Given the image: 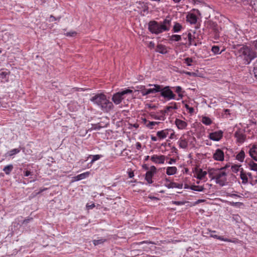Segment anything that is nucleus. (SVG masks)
<instances>
[{
  "mask_svg": "<svg viewBox=\"0 0 257 257\" xmlns=\"http://www.w3.org/2000/svg\"><path fill=\"white\" fill-rule=\"evenodd\" d=\"M235 52L238 59L242 60L244 64H249L256 57L255 53L246 46H237Z\"/></svg>",
  "mask_w": 257,
  "mask_h": 257,
  "instance_id": "f257e3e1",
  "label": "nucleus"
},
{
  "mask_svg": "<svg viewBox=\"0 0 257 257\" xmlns=\"http://www.w3.org/2000/svg\"><path fill=\"white\" fill-rule=\"evenodd\" d=\"M90 101L99 106L104 112H109L113 107L112 103L102 93L96 94L90 98Z\"/></svg>",
  "mask_w": 257,
  "mask_h": 257,
  "instance_id": "f03ea898",
  "label": "nucleus"
},
{
  "mask_svg": "<svg viewBox=\"0 0 257 257\" xmlns=\"http://www.w3.org/2000/svg\"><path fill=\"white\" fill-rule=\"evenodd\" d=\"M225 167H222L219 169H212L209 171V175L211 179H215V182L221 186H224L227 183V173L225 171Z\"/></svg>",
  "mask_w": 257,
  "mask_h": 257,
  "instance_id": "7ed1b4c3",
  "label": "nucleus"
},
{
  "mask_svg": "<svg viewBox=\"0 0 257 257\" xmlns=\"http://www.w3.org/2000/svg\"><path fill=\"white\" fill-rule=\"evenodd\" d=\"M171 26V20L166 19L160 24L156 21H151L149 23V30L152 33L158 34L164 31L169 30Z\"/></svg>",
  "mask_w": 257,
  "mask_h": 257,
  "instance_id": "20e7f679",
  "label": "nucleus"
},
{
  "mask_svg": "<svg viewBox=\"0 0 257 257\" xmlns=\"http://www.w3.org/2000/svg\"><path fill=\"white\" fill-rule=\"evenodd\" d=\"M133 91L130 89H125L114 93L112 97V100L115 104H119L122 100L125 99L126 96H130L129 98L133 97Z\"/></svg>",
  "mask_w": 257,
  "mask_h": 257,
  "instance_id": "39448f33",
  "label": "nucleus"
},
{
  "mask_svg": "<svg viewBox=\"0 0 257 257\" xmlns=\"http://www.w3.org/2000/svg\"><path fill=\"white\" fill-rule=\"evenodd\" d=\"M160 92L161 96L164 97L166 100L175 99L176 98V95L173 93V91L170 89V86H167L163 87L161 85Z\"/></svg>",
  "mask_w": 257,
  "mask_h": 257,
  "instance_id": "423d86ee",
  "label": "nucleus"
},
{
  "mask_svg": "<svg viewBox=\"0 0 257 257\" xmlns=\"http://www.w3.org/2000/svg\"><path fill=\"white\" fill-rule=\"evenodd\" d=\"M156 168L155 166H152L150 167V170L148 171L146 174L145 179L149 184L153 183L152 177L156 173Z\"/></svg>",
  "mask_w": 257,
  "mask_h": 257,
  "instance_id": "0eeeda50",
  "label": "nucleus"
},
{
  "mask_svg": "<svg viewBox=\"0 0 257 257\" xmlns=\"http://www.w3.org/2000/svg\"><path fill=\"white\" fill-rule=\"evenodd\" d=\"M222 136L223 132L221 131L211 133L209 134L210 139L215 141H219L222 138Z\"/></svg>",
  "mask_w": 257,
  "mask_h": 257,
  "instance_id": "6e6552de",
  "label": "nucleus"
},
{
  "mask_svg": "<svg viewBox=\"0 0 257 257\" xmlns=\"http://www.w3.org/2000/svg\"><path fill=\"white\" fill-rule=\"evenodd\" d=\"M151 159L155 163L163 164L165 161V157L164 155H153L151 157Z\"/></svg>",
  "mask_w": 257,
  "mask_h": 257,
  "instance_id": "1a4fd4ad",
  "label": "nucleus"
},
{
  "mask_svg": "<svg viewBox=\"0 0 257 257\" xmlns=\"http://www.w3.org/2000/svg\"><path fill=\"white\" fill-rule=\"evenodd\" d=\"M235 137L236 138L237 142L239 143H243L245 139V135L242 132V131L238 130L235 133Z\"/></svg>",
  "mask_w": 257,
  "mask_h": 257,
  "instance_id": "9d476101",
  "label": "nucleus"
},
{
  "mask_svg": "<svg viewBox=\"0 0 257 257\" xmlns=\"http://www.w3.org/2000/svg\"><path fill=\"white\" fill-rule=\"evenodd\" d=\"M213 158L217 161H223L224 160V153L220 149H217L213 154Z\"/></svg>",
  "mask_w": 257,
  "mask_h": 257,
  "instance_id": "9b49d317",
  "label": "nucleus"
},
{
  "mask_svg": "<svg viewBox=\"0 0 257 257\" xmlns=\"http://www.w3.org/2000/svg\"><path fill=\"white\" fill-rule=\"evenodd\" d=\"M250 156L257 161V145H254L250 149L249 151Z\"/></svg>",
  "mask_w": 257,
  "mask_h": 257,
  "instance_id": "f8f14e48",
  "label": "nucleus"
},
{
  "mask_svg": "<svg viewBox=\"0 0 257 257\" xmlns=\"http://www.w3.org/2000/svg\"><path fill=\"white\" fill-rule=\"evenodd\" d=\"M149 86L153 87V88H149V92L150 94L152 93L154 94L157 92H159L161 90V85L158 84H149L148 85Z\"/></svg>",
  "mask_w": 257,
  "mask_h": 257,
  "instance_id": "ddd939ff",
  "label": "nucleus"
},
{
  "mask_svg": "<svg viewBox=\"0 0 257 257\" xmlns=\"http://www.w3.org/2000/svg\"><path fill=\"white\" fill-rule=\"evenodd\" d=\"M175 124L180 130L184 129L187 125V123L185 121L179 119H176Z\"/></svg>",
  "mask_w": 257,
  "mask_h": 257,
  "instance_id": "4468645a",
  "label": "nucleus"
},
{
  "mask_svg": "<svg viewBox=\"0 0 257 257\" xmlns=\"http://www.w3.org/2000/svg\"><path fill=\"white\" fill-rule=\"evenodd\" d=\"M187 20L191 24L196 23L197 21V17L193 14H189L187 16Z\"/></svg>",
  "mask_w": 257,
  "mask_h": 257,
  "instance_id": "2eb2a0df",
  "label": "nucleus"
},
{
  "mask_svg": "<svg viewBox=\"0 0 257 257\" xmlns=\"http://www.w3.org/2000/svg\"><path fill=\"white\" fill-rule=\"evenodd\" d=\"M156 51L163 54H165L167 53L166 47L162 44H159L157 45Z\"/></svg>",
  "mask_w": 257,
  "mask_h": 257,
  "instance_id": "dca6fc26",
  "label": "nucleus"
},
{
  "mask_svg": "<svg viewBox=\"0 0 257 257\" xmlns=\"http://www.w3.org/2000/svg\"><path fill=\"white\" fill-rule=\"evenodd\" d=\"M171 104L172 105L166 106L165 110L161 111V112L163 114H165V113H168L171 109H177V106L176 103H171Z\"/></svg>",
  "mask_w": 257,
  "mask_h": 257,
  "instance_id": "f3484780",
  "label": "nucleus"
},
{
  "mask_svg": "<svg viewBox=\"0 0 257 257\" xmlns=\"http://www.w3.org/2000/svg\"><path fill=\"white\" fill-rule=\"evenodd\" d=\"M240 177L242 180V183L245 184L248 182V178L245 173H244L242 168H241L240 172Z\"/></svg>",
  "mask_w": 257,
  "mask_h": 257,
  "instance_id": "a211bd4d",
  "label": "nucleus"
},
{
  "mask_svg": "<svg viewBox=\"0 0 257 257\" xmlns=\"http://www.w3.org/2000/svg\"><path fill=\"white\" fill-rule=\"evenodd\" d=\"M89 175V172H86L75 176L74 178L75 180L79 181L87 178Z\"/></svg>",
  "mask_w": 257,
  "mask_h": 257,
  "instance_id": "6ab92c4d",
  "label": "nucleus"
},
{
  "mask_svg": "<svg viewBox=\"0 0 257 257\" xmlns=\"http://www.w3.org/2000/svg\"><path fill=\"white\" fill-rule=\"evenodd\" d=\"M166 186L168 188H177L179 189H182L183 187L182 184H178L175 182H171L166 185Z\"/></svg>",
  "mask_w": 257,
  "mask_h": 257,
  "instance_id": "aec40b11",
  "label": "nucleus"
},
{
  "mask_svg": "<svg viewBox=\"0 0 257 257\" xmlns=\"http://www.w3.org/2000/svg\"><path fill=\"white\" fill-rule=\"evenodd\" d=\"M177 170V169L176 167H168L167 168L166 174L168 175H172L176 174Z\"/></svg>",
  "mask_w": 257,
  "mask_h": 257,
  "instance_id": "412c9836",
  "label": "nucleus"
},
{
  "mask_svg": "<svg viewBox=\"0 0 257 257\" xmlns=\"http://www.w3.org/2000/svg\"><path fill=\"white\" fill-rule=\"evenodd\" d=\"M168 135V133L167 130H162L159 131L157 133V136L160 139H165L167 137Z\"/></svg>",
  "mask_w": 257,
  "mask_h": 257,
  "instance_id": "4be33fe9",
  "label": "nucleus"
},
{
  "mask_svg": "<svg viewBox=\"0 0 257 257\" xmlns=\"http://www.w3.org/2000/svg\"><path fill=\"white\" fill-rule=\"evenodd\" d=\"M178 144H179V147L182 149H186L188 146L187 142L185 139H183L182 138H181L179 140V141L178 142Z\"/></svg>",
  "mask_w": 257,
  "mask_h": 257,
  "instance_id": "5701e85b",
  "label": "nucleus"
},
{
  "mask_svg": "<svg viewBox=\"0 0 257 257\" xmlns=\"http://www.w3.org/2000/svg\"><path fill=\"white\" fill-rule=\"evenodd\" d=\"M245 157L244 152L241 150L236 156V159L239 161L240 162H242L244 160Z\"/></svg>",
  "mask_w": 257,
  "mask_h": 257,
  "instance_id": "b1692460",
  "label": "nucleus"
},
{
  "mask_svg": "<svg viewBox=\"0 0 257 257\" xmlns=\"http://www.w3.org/2000/svg\"><path fill=\"white\" fill-rule=\"evenodd\" d=\"M173 88L174 89L175 92L178 93V96L182 98L183 96V95L181 93L182 92V88L181 86H178L176 87H173Z\"/></svg>",
  "mask_w": 257,
  "mask_h": 257,
  "instance_id": "393cba45",
  "label": "nucleus"
},
{
  "mask_svg": "<svg viewBox=\"0 0 257 257\" xmlns=\"http://www.w3.org/2000/svg\"><path fill=\"white\" fill-rule=\"evenodd\" d=\"M201 121L203 123L207 125L211 124L212 122V121L211 120V119L207 116H203L202 117Z\"/></svg>",
  "mask_w": 257,
  "mask_h": 257,
  "instance_id": "a878e982",
  "label": "nucleus"
},
{
  "mask_svg": "<svg viewBox=\"0 0 257 257\" xmlns=\"http://www.w3.org/2000/svg\"><path fill=\"white\" fill-rule=\"evenodd\" d=\"M206 174L207 172L206 171H203L202 170L200 169L197 173V178L200 180L203 179Z\"/></svg>",
  "mask_w": 257,
  "mask_h": 257,
  "instance_id": "bb28decb",
  "label": "nucleus"
},
{
  "mask_svg": "<svg viewBox=\"0 0 257 257\" xmlns=\"http://www.w3.org/2000/svg\"><path fill=\"white\" fill-rule=\"evenodd\" d=\"M182 28V27L179 23H175L173 28V31L174 33H178L181 31Z\"/></svg>",
  "mask_w": 257,
  "mask_h": 257,
  "instance_id": "cd10ccee",
  "label": "nucleus"
},
{
  "mask_svg": "<svg viewBox=\"0 0 257 257\" xmlns=\"http://www.w3.org/2000/svg\"><path fill=\"white\" fill-rule=\"evenodd\" d=\"M191 190L201 192L204 190V188L203 186L192 185L190 188Z\"/></svg>",
  "mask_w": 257,
  "mask_h": 257,
  "instance_id": "c85d7f7f",
  "label": "nucleus"
},
{
  "mask_svg": "<svg viewBox=\"0 0 257 257\" xmlns=\"http://www.w3.org/2000/svg\"><path fill=\"white\" fill-rule=\"evenodd\" d=\"M13 169V166L12 165H9L4 167L3 169V171L5 172L6 174H9L12 171Z\"/></svg>",
  "mask_w": 257,
  "mask_h": 257,
  "instance_id": "c756f323",
  "label": "nucleus"
},
{
  "mask_svg": "<svg viewBox=\"0 0 257 257\" xmlns=\"http://www.w3.org/2000/svg\"><path fill=\"white\" fill-rule=\"evenodd\" d=\"M106 241L104 238H101L99 239H94L93 240V243L94 245H97L98 244H102Z\"/></svg>",
  "mask_w": 257,
  "mask_h": 257,
  "instance_id": "7c9ffc66",
  "label": "nucleus"
},
{
  "mask_svg": "<svg viewBox=\"0 0 257 257\" xmlns=\"http://www.w3.org/2000/svg\"><path fill=\"white\" fill-rule=\"evenodd\" d=\"M211 50H212V52L214 54H220L221 53V51L220 52V48L218 46H213L212 47Z\"/></svg>",
  "mask_w": 257,
  "mask_h": 257,
  "instance_id": "2f4dec72",
  "label": "nucleus"
},
{
  "mask_svg": "<svg viewBox=\"0 0 257 257\" xmlns=\"http://www.w3.org/2000/svg\"><path fill=\"white\" fill-rule=\"evenodd\" d=\"M90 157H92V159L90 163L93 164L95 161L99 160L102 157V156L100 155H93V156L90 155L88 157V158Z\"/></svg>",
  "mask_w": 257,
  "mask_h": 257,
  "instance_id": "473e14b6",
  "label": "nucleus"
},
{
  "mask_svg": "<svg viewBox=\"0 0 257 257\" xmlns=\"http://www.w3.org/2000/svg\"><path fill=\"white\" fill-rule=\"evenodd\" d=\"M160 123V122L156 121H149L147 124H146V126L150 129H152L153 128V126L158 124Z\"/></svg>",
  "mask_w": 257,
  "mask_h": 257,
  "instance_id": "72a5a7b5",
  "label": "nucleus"
},
{
  "mask_svg": "<svg viewBox=\"0 0 257 257\" xmlns=\"http://www.w3.org/2000/svg\"><path fill=\"white\" fill-rule=\"evenodd\" d=\"M20 151V150L18 149H13V150H11L10 151H9L8 152V154L10 156H12L14 155H15V154L19 153Z\"/></svg>",
  "mask_w": 257,
  "mask_h": 257,
  "instance_id": "f704fd0d",
  "label": "nucleus"
},
{
  "mask_svg": "<svg viewBox=\"0 0 257 257\" xmlns=\"http://www.w3.org/2000/svg\"><path fill=\"white\" fill-rule=\"evenodd\" d=\"M171 39L175 41H179L181 40V37L180 35H173L171 37Z\"/></svg>",
  "mask_w": 257,
  "mask_h": 257,
  "instance_id": "c9c22d12",
  "label": "nucleus"
},
{
  "mask_svg": "<svg viewBox=\"0 0 257 257\" xmlns=\"http://www.w3.org/2000/svg\"><path fill=\"white\" fill-rule=\"evenodd\" d=\"M143 88L141 90V92L143 96H145L150 94L149 89L145 88V86H142Z\"/></svg>",
  "mask_w": 257,
  "mask_h": 257,
  "instance_id": "e433bc0d",
  "label": "nucleus"
},
{
  "mask_svg": "<svg viewBox=\"0 0 257 257\" xmlns=\"http://www.w3.org/2000/svg\"><path fill=\"white\" fill-rule=\"evenodd\" d=\"M249 165L251 170L257 171V164L252 162H250Z\"/></svg>",
  "mask_w": 257,
  "mask_h": 257,
  "instance_id": "4c0bfd02",
  "label": "nucleus"
},
{
  "mask_svg": "<svg viewBox=\"0 0 257 257\" xmlns=\"http://www.w3.org/2000/svg\"><path fill=\"white\" fill-rule=\"evenodd\" d=\"M185 63L188 65V66H191V63L193 62V60L191 58H186L184 59Z\"/></svg>",
  "mask_w": 257,
  "mask_h": 257,
  "instance_id": "58836bf2",
  "label": "nucleus"
},
{
  "mask_svg": "<svg viewBox=\"0 0 257 257\" xmlns=\"http://www.w3.org/2000/svg\"><path fill=\"white\" fill-rule=\"evenodd\" d=\"M240 167V166H238V165H234V166H232L231 169H232V172H233L234 173L237 172L240 170H241V169L239 168Z\"/></svg>",
  "mask_w": 257,
  "mask_h": 257,
  "instance_id": "ea45409f",
  "label": "nucleus"
},
{
  "mask_svg": "<svg viewBox=\"0 0 257 257\" xmlns=\"http://www.w3.org/2000/svg\"><path fill=\"white\" fill-rule=\"evenodd\" d=\"M33 220V218L32 217H28V218L26 219H24L23 220L21 223L22 224H25V225H26L28 223H29L30 221H31L32 220Z\"/></svg>",
  "mask_w": 257,
  "mask_h": 257,
  "instance_id": "a19ab883",
  "label": "nucleus"
},
{
  "mask_svg": "<svg viewBox=\"0 0 257 257\" xmlns=\"http://www.w3.org/2000/svg\"><path fill=\"white\" fill-rule=\"evenodd\" d=\"M185 107L189 110V112L190 113H192L194 112V108L193 107H190L188 104H185Z\"/></svg>",
  "mask_w": 257,
  "mask_h": 257,
  "instance_id": "79ce46f5",
  "label": "nucleus"
},
{
  "mask_svg": "<svg viewBox=\"0 0 257 257\" xmlns=\"http://www.w3.org/2000/svg\"><path fill=\"white\" fill-rule=\"evenodd\" d=\"M217 239H219V240H221L224 241L231 242V240L230 239H228V238H224V237H223L222 236H218Z\"/></svg>",
  "mask_w": 257,
  "mask_h": 257,
  "instance_id": "37998d69",
  "label": "nucleus"
},
{
  "mask_svg": "<svg viewBox=\"0 0 257 257\" xmlns=\"http://www.w3.org/2000/svg\"><path fill=\"white\" fill-rule=\"evenodd\" d=\"M76 34V33L74 31L68 32L66 34L67 36H69V37L74 36Z\"/></svg>",
  "mask_w": 257,
  "mask_h": 257,
  "instance_id": "c03bdc74",
  "label": "nucleus"
},
{
  "mask_svg": "<svg viewBox=\"0 0 257 257\" xmlns=\"http://www.w3.org/2000/svg\"><path fill=\"white\" fill-rule=\"evenodd\" d=\"M214 232H215V231H212L211 232V233H210V236L211 237H213V238H217H217H218V235H216V234H214L213 233H214Z\"/></svg>",
  "mask_w": 257,
  "mask_h": 257,
  "instance_id": "a18cd8bd",
  "label": "nucleus"
},
{
  "mask_svg": "<svg viewBox=\"0 0 257 257\" xmlns=\"http://www.w3.org/2000/svg\"><path fill=\"white\" fill-rule=\"evenodd\" d=\"M8 74V73L6 72H2L0 73V78H4L6 77V75Z\"/></svg>",
  "mask_w": 257,
  "mask_h": 257,
  "instance_id": "49530a36",
  "label": "nucleus"
},
{
  "mask_svg": "<svg viewBox=\"0 0 257 257\" xmlns=\"http://www.w3.org/2000/svg\"><path fill=\"white\" fill-rule=\"evenodd\" d=\"M172 203L174 204L177 205H181L184 204V202H181V201H172Z\"/></svg>",
  "mask_w": 257,
  "mask_h": 257,
  "instance_id": "de8ad7c7",
  "label": "nucleus"
},
{
  "mask_svg": "<svg viewBox=\"0 0 257 257\" xmlns=\"http://www.w3.org/2000/svg\"><path fill=\"white\" fill-rule=\"evenodd\" d=\"M148 47L151 48H154L155 47V44L153 42H150L148 45Z\"/></svg>",
  "mask_w": 257,
  "mask_h": 257,
  "instance_id": "09e8293b",
  "label": "nucleus"
},
{
  "mask_svg": "<svg viewBox=\"0 0 257 257\" xmlns=\"http://www.w3.org/2000/svg\"><path fill=\"white\" fill-rule=\"evenodd\" d=\"M187 37H188V40H189L190 43L191 44V41H192V38H191L192 35H191V34L190 33H188V35H187Z\"/></svg>",
  "mask_w": 257,
  "mask_h": 257,
  "instance_id": "8fccbe9b",
  "label": "nucleus"
},
{
  "mask_svg": "<svg viewBox=\"0 0 257 257\" xmlns=\"http://www.w3.org/2000/svg\"><path fill=\"white\" fill-rule=\"evenodd\" d=\"M227 196H230V197H239V196L237 195V194H230V193H227Z\"/></svg>",
  "mask_w": 257,
  "mask_h": 257,
  "instance_id": "3c124183",
  "label": "nucleus"
},
{
  "mask_svg": "<svg viewBox=\"0 0 257 257\" xmlns=\"http://www.w3.org/2000/svg\"><path fill=\"white\" fill-rule=\"evenodd\" d=\"M32 173L29 171H26L24 172V175L25 176H29V175H31Z\"/></svg>",
  "mask_w": 257,
  "mask_h": 257,
  "instance_id": "603ef678",
  "label": "nucleus"
},
{
  "mask_svg": "<svg viewBox=\"0 0 257 257\" xmlns=\"http://www.w3.org/2000/svg\"><path fill=\"white\" fill-rule=\"evenodd\" d=\"M253 73L255 77L257 79V68H254L253 69Z\"/></svg>",
  "mask_w": 257,
  "mask_h": 257,
  "instance_id": "864d4df0",
  "label": "nucleus"
},
{
  "mask_svg": "<svg viewBox=\"0 0 257 257\" xmlns=\"http://www.w3.org/2000/svg\"><path fill=\"white\" fill-rule=\"evenodd\" d=\"M136 148L140 150L141 148V144L140 143L138 142L136 144Z\"/></svg>",
  "mask_w": 257,
  "mask_h": 257,
  "instance_id": "5fc2aeb1",
  "label": "nucleus"
},
{
  "mask_svg": "<svg viewBox=\"0 0 257 257\" xmlns=\"http://www.w3.org/2000/svg\"><path fill=\"white\" fill-rule=\"evenodd\" d=\"M175 160L174 159H171L170 161L169 162V164H172V163H175Z\"/></svg>",
  "mask_w": 257,
  "mask_h": 257,
  "instance_id": "6e6d98bb",
  "label": "nucleus"
},
{
  "mask_svg": "<svg viewBox=\"0 0 257 257\" xmlns=\"http://www.w3.org/2000/svg\"><path fill=\"white\" fill-rule=\"evenodd\" d=\"M95 206V205L94 204H92L91 205H89V206H87V207L89 208V209H92L93 208V207H94Z\"/></svg>",
  "mask_w": 257,
  "mask_h": 257,
  "instance_id": "4d7b16f0",
  "label": "nucleus"
},
{
  "mask_svg": "<svg viewBox=\"0 0 257 257\" xmlns=\"http://www.w3.org/2000/svg\"><path fill=\"white\" fill-rule=\"evenodd\" d=\"M128 176L130 178H132L134 176V173L133 172H130L128 174Z\"/></svg>",
  "mask_w": 257,
  "mask_h": 257,
  "instance_id": "13d9d810",
  "label": "nucleus"
},
{
  "mask_svg": "<svg viewBox=\"0 0 257 257\" xmlns=\"http://www.w3.org/2000/svg\"><path fill=\"white\" fill-rule=\"evenodd\" d=\"M151 140L153 141H157V139L156 137H154V136H152L151 137Z\"/></svg>",
  "mask_w": 257,
  "mask_h": 257,
  "instance_id": "bf43d9fd",
  "label": "nucleus"
},
{
  "mask_svg": "<svg viewBox=\"0 0 257 257\" xmlns=\"http://www.w3.org/2000/svg\"><path fill=\"white\" fill-rule=\"evenodd\" d=\"M254 47L257 50V41H254L253 43Z\"/></svg>",
  "mask_w": 257,
  "mask_h": 257,
  "instance_id": "052dcab7",
  "label": "nucleus"
},
{
  "mask_svg": "<svg viewBox=\"0 0 257 257\" xmlns=\"http://www.w3.org/2000/svg\"><path fill=\"white\" fill-rule=\"evenodd\" d=\"M239 203L238 202H230V204L233 206L236 205L237 204Z\"/></svg>",
  "mask_w": 257,
  "mask_h": 257,
  "instance_id": "680f3d73",
  "label": "nucleus"
},
{
  "mask_svg": "<svg viewBox=\"0 0 257 257\" xmlns=\"http://www.w3.org/2000/svg\"><path fill=\"white\" fill-rule=\"evenodd\" d=\"M143 167L144 169H145L146 170H148L149 169V167L147 166V165H143Z\"/></svg>",
  "mask_w": 257,
  "mask_h": 257,
  "instance_id": "e2e57ef3",
  "label": "nucleus"
},
{
  "mask_svg": "<svg viewBox=\"0 0 257 257\" xmlns=\"http://www.w3.org/2000/svg\"><path fill=\"white\" fill-rule=\"evenodd\" d=\"M50 19H52V20H51V21H53V20H56V18L53 16H50Z\"/></svg>",
  "mask_w": 257,
  "mask_h": 257,
  "instance_id": "0e129e2a",
  "label": "nucleus"
},
{
  "mask_svg": "<svg viewBox=\"0 0 257 257\" xmlns=\"http://www.w3.org/2000/svg\"><path fill=\"white\" fill-rule=\"evenodd\" d=\"M149 198H151L152 200L158 199V198L157 197H149Z\"/></svg>",
  "mask_w": 257,
  "mask_h": 257,
  "instance_id": "69168bd1",
  "label": "nucleus"
},
{
  "mask_svg": "<svg viewBox=\"0 0 257 257\" xmlns=\"http://www.w3.org/2000/svg\"><path fill=\"white\" fill-rule=\"evenodd\" d=\"M175 3H179L181 0H173Z\"/></svg>",
  "mask_w": 257,
  "mask_h": 257,
  "instance_id": "338daca9",
  "label": "nucleus"
},
{
  "mask_svg": "<svg viewBox=\"0 0 257 257\" xmlns=\"http://www.w3.org/2000/svg\"><path fill=\"white\" fill-rule=\"evenodd\" d=\"M149 158V156H146L145 157V161H146L148 160Z\"/></svg>",
  "mask_w": 257,
  "mask_h": 257,
  "instance_id": "774afa93",
  "label": "nucleus"
}]
</instances>
